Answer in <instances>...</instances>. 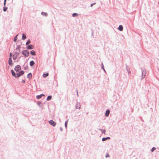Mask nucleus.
Returning a JSON list of instances; mask_svg holds the SVG:
<instances>
[{"mask_svg": "<svg viewBox=\"0 0 159 159\" xmlns=\"http://www.w3.org/2000/svg\"><path fill=\"white\" fill-rule=\"evenodd\" d=\"M125 66H126V69L128 72V75H129L130 74H131V72L130 70V69L129 68V67H128V66L126 64H125Z\"/></svg>", "mask_w": 159, "mask_h": 159, "instance_id": "423d86ee", "label": "nucleus"}, {"mask_svg": "<svg viewBox=\"0 0 159 159\" xmlns=\"http://www.w3.org/2000/svg\"><path fill=\"white\" fill-rule=\"evenodd\" d=\"M110 111L109 110H108V109L106 111L105 114V116L106 117L108 116H109V114L110 113Z\"/></svg>", "mask_w": 159, "mask_h": 159, "instance_id": "6e6552de", "label": "nucleus"}, {"mask_svg": "<svg viewBox=\"0 0 159 159\" xmlns=\"http://www.w3.org/2000/svg\"><path fill=\"white\" fill-rule=\"evenodd\" d=\"M42 14H44V15H45V16H47V13H43V12H42Z\"/></svg>", "mask_w": 159, "mask_h": 159, "instance_id": "bb28decb", "label": "nucleus"}, {"mask_svg": "<svg viewBox=\"0 0 159 159\" xmlns=\"http://www.w3.org/2000/svg\"><path fill=\"white\" fill-rule=\"evenodd\" d=\"M34 62L32 61H31L30 62V65L31 66H33L34 65Z\"/></svg>", "mask_w": 159, "mask_h": 159, "instance_id": "f3484780", "label": "nucleus"}, {"mask_svg": "<svg viewBox=\"0 0 159 159\" xmlns=\"http://www.w3.org/2000/svg\"><path fill=\"white\" fill-rule=\"evenodd\" d=\"M17 36H18V35H17L14 39V41L15 42L17 40Z\"/></svg>", "mask_w": 159, "mask_h": 159, "instance_id": "5701e85b", "label": "nucleus"}, {"mask_svg": "<svg viewBox=\"0 0 159 159\" xmlns=\"http://www.w3.org/2000/svg\"><path fill=\"white\" fill-rule=\"evenodd\" d=\"M9 64L10 65H12V61L11 58L10 57L8 61Z\"/></svg>", "mask_w": 159, "mask_h": 159, "instance_id": "f8f14e48", "label": "nucleus"}, {"mask_svg": "<svg viewBox=\"0 0 159 159\" xmlns=\"http://www.w3.org/2000/svg\"><path fill=\"white\" fill-rule=\"evenodd\" d=\"M110 139V137H106V138L104 137L102 138V140L103 141H104L107 140V139Z\"/></svg>", "mask_w": 159, "mask_h": 159, "instance_id": "ddd939ff", "label": "nucleus"}, {"mask_svg": "<svg viewBox=\"0 0 159 159\" xmlns=\"http://www.w3.org/2000/svg\"><path fill=\"white\" fill-rule=\"evenodd\" d=\"M52 97L51 96H49L47 98V100L48 101H49L52 98Z\"/></svg>", "mask_w": 159, "mask_h": 159, "instance_id": "6ab92c4d", "label": "nucleus"}, {"mask_svg": "<svg viewBox=\"0 0 159 159\" xmlns=\"http://www.w3.org/2000/svg\"><path fill=\"white\" fill-rule=\"evenodd\" d=\"M19 53L17 52H15L13 55V59L15 60L16 59L17 56H18Z\"/></svg>", "mask_w": 159, "mask_h": 159, "instance_id": "20e7f679", "label": "nucleus"}, {"mask_svg": "<svg viewBox=\"0 0 159 159\" xmlns=\"http://www.w3.org/2000/svg\"><path fill=\"white\" fill-rule=\"evenodd\" d=\"M44 95L43 94H41L39 95H38L36 96V98L37 99H39L41 98L42 96H44Z\"/></svg>", "mask_w": 159, "mask_h": 159, "instance_id": "4468645a", "label": "nucleus"}, {"mask_svg": "<svg viewBox=\"0 0 159 159\" xmlns=\"http://www.w3.org/2000/svg\"><path fill=\"white\" fill-rule=\"evenodd\" d=\"M101 68L102 69H104V65H103V64L102 63H101Z\"/></svg>", "mask_w": 159, "mask_h": 159, "instance_id": "a878e982", "label": "nucleus"}, {"mask_svg": "<svg viewBox=\"0 0 159 159\" xmlns=\"http://www.w3.org/2000/svg\"><path fill=\"white\" fill-rule=\"evenodd\" d=\"M22 83L23 84H25V80H22Z\"/></svg>", "mask_w": 159, "mask_h": 159, "instance_id": "c756f323", "label": "nucleus"}, {"mask_svg": "<svg viewBox=\"0 0 159 159\" xmlns=\"http://www.w3.org/2000/svg\"><path fill=\"white\" fill-rule=\"evenodd\" d=\"M15 70L17 72L21 70V67L20 65H17L15 68Z\"/></svg>", "mask_w": 159, "mask_h": 159, "instance_id": "39448f33", "label": "nucleus"}, {"mask_svg": "<svg viewBox=\"0 0 159 159\" xmlns=\"http://www.w3.org/2000/svg\"><path fill=\"white\" fill-rule=\"evenodd\" d=\"M75 107L76 108V109H80L81 107V106H80V103H76V105L75 106Z\"/></svg>", "mask_w": 159, "mask_h": 159, "instance_id": "9b49d317", "label": "nucleus"}, {"mask_svg": "<svg viewBox=\"0 0 159 159\" xmlns=\"http://www.w3.org/2000/svg\"><path fill=\"white\" fill-rule=\"evenodd\" d=\"M12 55V54L11 53H10V57L11 58Z\"/></svg>", "mask_w": 159, "mask_h": 159, "instance_id": "2f4dec72", "label": "nucleus"}, {"mask_svg": "<svg viewBox=\"0 0 159 159\" xmlns=\"http://www.w3.org/2000/svg\"><path fill=\"white\" fill-rule=\"evenodd\" d=\"M27 77L29 78H31L32 77V74L31 73H29L28 75H27Z\"/></svg>", "mask_w": 159, "mask_h": 159, "instance_id": "4be33fe9", "label": "nucleus"}, {"mask_svg": "<svg viewBox=\"0 0 159 159\" xmlns=\"http://www.w3.org/2000/svg\"><path fill=\"white\" fill-rule=\"evenodd\" d=\"M156 149V148L154 147H153L151 149V151L152 152H153L154 151H155V150Z\"/></svg>", "mask_w": 159, "mask_h": 159, "instance_id": "412c9836", "label": "nucleus"}, {"mask_svg": "<svg viewBox=\"0 0 159 159\" xmlns=\"http://www.w3.org/2000/svg\"><path fill=\"white\" fill-rule=\"evenodd\" d=\"M49 123L53 126H55L56 125V123L52 120H50L49 121Z\"/></svg>", "mask_w": 159, "mask_h": 159, "instance_id": "0eeeda50", "label": "nucleus"}, {"mask_svg": "<svg viewBox=\"0 0 159 159\" xmlns=\"http://www.w3.org/2000/svg\"><path fill=\"white\" fill-rule=\"evenodd\" d=\"M95 4V3H93V4H91V5H90L91 7H92V6H93V4Z\"/></svg>", "mask_w": 159, "mask_h": 159, "instance_id": "72a5a7b5", "label": "nucleus"}, {"mask_svg": "<svg viewBox=\"0 0 159 159\" xmlns=\"http://www.w3.org/2000/svg\"><path fill=\"white\" fill-rule=\"evenodd\" d=\"M26 35H25L24 34H23L22 37V39L23 40H24L25 39H26Z\"/></svg>", "mask_w": 159, "mask_h": 159, "instance_id": "dca6fc26", "label": "nucleus"}, {"mask_svg": "<svg viewBox=\"0 0 159 159\" xmlns=\"http://www.w3.org/2000/svg\"><path fill=\"white\" fill-rule=\"evenodd\" d=\"M78 16V14H77L76 13H73V14H72V16L73 17H75V16Z\"/></svg>", "mask_w": 159, "mask_h": 159, "instance_id": "393cba45", "label": "nucleus"}, {"mask_svg": "<svg viewBox=\"0 0 159 159\" xmlns=\"http://www.w3.org/2000/svg\"><path fill=\"white\" fill-rule=\"evenodd\" d=\"M22 53L25 57H28L29 55V52L26 50L23 51Z\"/></svg>", "mask_w": 159, "mask_h": 159, "instance_id": "7ed1b4c3", "label": "nucleus"}, {"mask_svg": "<svg viewBox=\"0 0 159 159\" xmlns=\"http://www.w3.org/2000/svg\"><path fill=\"white\" fill-rule=\"evenodd\" d=\"M11 72L12 74V75L14 76L15 78L19 77L21 76V75H22L24 73V71L22 70L20 71L19 73L16 74H15L14 71L13 70H11Z\"/></svg>", "mask_w": 159, "mask_h": 159, "instance_id": "f257e3e1", "label": "nucleus"}, {"mask_svg": "<svg viewBox=\"0 0 159 159\" xmlns=\"http://www.w3.org/2000/svg\"><path fill=\"white\" fill-rule=\"evenodd\" d=\"M7 7H6V8H4V9H3V11H6V10H7Z\"/></svg>", "mask_w": 159, "mask_h": 159, "instance_id": "cd10ccee", "label": "nucleus"}, {"mask_svg": "<svg viewBox=\"0 0 159 159\" xmlns=\"http://www.w3.org/2000/svg\"><path fill=\"white\" fill-rule=\"evenodd\" d=\"M34 46L33 45L30 44L26 48L27 49H31L34 48Z\"/></svg>", "mask_w": 159, "mask_h": 159, "instance_id": "1a4fd4ad", "label": "nucleus"}, {"mask_svg": "<svg viewBox=\"0 0 159 159\" xmlns=\"http://www.w3.org/2000/svg\"><path fill=\"white\" fill-rule=\"evenodd\" d=\"M100 131H102V133H103L104 134H105L106 133V130L105 129L103 130L102 129H100Z\"/></svg>", "mask_w": 159, "mask_h": 159, "instance_id": "aec40b11", "label": "nucleus"}, {"mask_svg": "<svg viewBox=\"0 0 159 159\" xmlns=\"http://www.w3.org/2000/svg\"><path fill=\"white\" fill-rule=\"evenodd\" d=\"M30 43V40H28L26 43V45H27L28 44H29Z\"/></svg>", "mask_w": 159, "mask_h": 159, "instance_id": "b1692460", "label": "nucleus"}, {"mask_svg": "<svg viewBox=\"0 0 159 159\" xmlns=\"http://www.w3.org/2000/svg\"><path fill=\"white\" fill-rule=\"evenodd\" d=\"M6 0H4V5L5 6V4H6Z\"/></svg>", "mask_w": 159, "mask_h": 159, "instance_id": "473e14b6", "label": "nucleus"}, {"mask_svg": "<svg viewBox=\"0 0 159 159\" xmlns=\"http://www.w3.org/2000/svg\"><path fill=\"white\" fill-rule=\"evenodd\" d=\"M109 156H110L108 154H107L106 156V157H109Z\"/></svg>", "mask_w": 159, "mask_h": 159, "instance_id": "7c9ffc66", "label": "nucleus"}, {"mask_svg": "<svg viewBox=\"0 0 159 159\" xmlns=\"http://www.w3.org/2000/svg\"><path fill=\"white\" fill-rule=\"evenodd\" d=\"M67 122L66 121L65 123V126L66 127H67Z\"/></svg>", "mask_w": 159, "mask_h": 159, "instance_id": "c85d7f7f", "label": "nucleus"}, {"mask_svg": "<svg viewBox=\"0 0 159 159\" xmlns=\"http://www.w3.org/2000/svg\"><path fill=\"white\" fill-rule=\"evenodd\" d=\"M102 69L105 72H106V70H105V69H104H104Z\"/></svg>", "mask_w": 159, "mask_h": 159, "instance_id": "f704fd0d", "label": "nucleus"}, {"mask_svg": "<svg viewBox=\"0 0 159 159\" xmlns=\"http://www.w3.org/2000/svg\"><path fill=\"white\" fill-rule=\"evenodd\" d=\"M118 29L120 31H122L123 30V28L122 25H120L119 26V27L118 28Z\"/></svg>", "mask_w": 159, "mask_h": 159, "instance_id": "9d476101", "label": "nucleus"}, {"mask_svg": "<svg viewBox=\"0 0 159 159\" xmlns=\"http://www.w3.org/2000/svg\"><path fill=\"white\" fill-rule=\"evenodd\" d=\"M141 69L142 71V77L141 80H142L145 77L146 72L145 69H143L142 68H141Z\"/></svg>", "mask_w": 159, "mask_h": 159, "instance_id": "f03ea898", "label": "nucleus"}, {"mask_svg": "<svg viewBox=\"0 0 159 159\" xmlns=\"http://www.w3.org/2000/svg\"><path fill=\"white\" fill-rule=\"evenodd\" d=\"M48 73H46V74H44L43 75V77L45 78L47 76H48Z\"/></svg>", "mask_w": 159, "mask_h": 159, "instance_id": "a211bd4d", "label": "nucleus"}, {"mask_svg": "<svg viewBox=\"0 0 159 159\" xmlns=\"http://www.w3.org/2000/svg\"><path fill=\"white\" fill-rule=\"evenodd\" d=\"M30 53L33 55H35V52L34 51V50H32L30 51Z\"/></svg>", "mask_w": 159, "mask_h": 159, "instance_id": "2eb2a0df", "label": "nucleus"}]
</instances>
